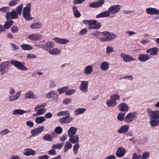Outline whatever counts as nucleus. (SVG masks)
<instances>
[{
  "label": "nucleus",
  "instance_id": "f257e3e1",
  "mask_svg": "<svg viewBox=\"0 0 159 159\" xmlns=\"http://www.w3.org/2000/svg\"><path fill=\"white\" fill-rule=\"evenodd\" d=\"M121 6L120 5H113L110 7L107 11L102 12L96 16L97 18H105L110 16L111 14H115L120 11Z\"/></svg>",
  "mask_w": 159,
  "mask_h": 159
},
{
  "label": "nucleus",
  "instance_id": "f03ea898",
  "mask_svg": "<svg viewBox=\"0 0 159 159\" xmlns=\"http://www.w3.org/2000/svg\"><path fill=\"white\" fill-rule=\"evenodd\" d=\"M31 3H28L24 7L22 12L23 17L27 20H33V17L31 16Z\"/></svg>",
  "mask_w": 159,
  "mask_h": 159
},
{
  "label": "nucleus",
  "instance_id": "7ed1b4c3",
  "mask_svg": "<svg viewBox=\"0 0 159 159\" xmlns=\"http://www.w3.org/2000/svg\"><path fill=\"white\" fill-rule=\"evenodd\" d=\"M46 106V103L36 105L34 109V111L37 112L36 114L39 116L43 115L45 113L46 109L45 108V107Z\"/></svg>",
  "mask_w": 159,
  "mask_h": 159
},
{
  "label": "nucleus",
  "instance_id": "20e7f679",
  "mask_svg": "<svg viewBox=\"0 0 159 159\" xmlns=\"http://www.w3.org/2000/svg\"><path fill=\"white\" fill-rule=\"evenodd\" d=\"M11 63L20 70L26 71L27 70V67L24 66V63L23 62L12 60L11 61Z\"/></svg>",
  "mask_w": 159,
  "mask_h": 159
},
{
  "label": "nucleus",
  "instance_id": "39448f33",
  "mask_svg": "<svg viewBox=\"0 0 159 159\" xmlns=\"http://www.w3.org/2000/svg\"><path fill=\"white\" fill-rule=\"evenodd\" d=\"M147 114L151 119H159V111H153L150 108H148Z\"/></svg>",
  "mask_w": 159,
  "mask_h": 159
},
{
  "label": "nucleus",
  "instance_id": "423d86ee",
  "mask_svg": "<svg viewBox=\"0 0 159 159\" xmlns=\"http://www.w3.org/2000/svg\"><path fill=\"white\" fill-rule=\"evenodd\" d=\"M137 113L136 112H133L128 113L124 118V121L126 123H129L136 119Z\"/></svg>",
  "mask_w": 159,
  "mask_h": 159
},
{
  "label": "nucleus",
  "instance_id": "0eeeda50",
  "mask_svg": "<svg viewBox=\"0 0 159 159\" xmlns=\"http://www.w3.org/2000/svg\"><path fill=\"white\" fill-rule=\"evenodd\" d=\"M120 56L123 61L125 62H129L136 60V59L133 58L131 56L124 52H121Z\"/></svg>",
  "mask_w": 159,
  "mask_h": 159
},
{
  "label": "nucleus",
  "instance_id": "6e6552de",
  "mask_svg": "<svg viewBox=\"0 0 159 159\" xmlns=\"http://www.w3.org/2000/svg\"><path fill=\"white\" fill-rule=\"evenodd\" d=\"M89 82L87 81H82L79 86L80 90L83 93H86L88 91V87Z\"/></svg>",
  "mask_w": 159,
  "mask_h": 159
},
{
  "label": "nucleus",
  "instance_id": "1a4fd4ad",
  "mask_svg": "<svg viewBox=\"0 0 159 159\" xmlns=\"http://www.w3.org/2000/svg\"><path fill=\"white\" fill-rule=\"evenodd\" d=\"M6 19L7 20L17 19L19 17L14 10H12L11 12L6 13Z\"/></svg>",
  "mask_w": 159,
  "mask_h": 159
},
{
  "label": "nucleus",
  "instance_id": "9d476101",
  "mask_svg": "<svg viewBox=\"0 0 159 159\" xmlns=\"http://www.w3.org/2000/svg\"><path fill=\"white\" fill-rule=\"evenodd\" d=\"M44 130V126H40L31 130L32 135L34 137L38 136Z\"/></svg>",
  "mask_w": 159,
  "mask_h": 159
},
{
  "label": "nucleus",
  "instance_id": "9b49d317",
  "mask_svg": "<svg viewBox=\"0 0 159 159\" xmlns=\"http://www.w3.org/2000/svg\"><path fill=\"white\" fill-rule=\"evenodd\" d=\"M9 62L5 61L1 63L0 64V72L1 75L4 74L6 72V70L9 66Z\"/></svg>",
  "mask_w": 159,
  "mask_h": 159
},
{
  "label": "nucleus",
  "instance_id": "f8f14e48",
  "mask_svg": "<svg viewBox=\"0 0 159 159\" xmlns=\"http://www.w3.org/2000/svg\"><path fill=\"white\" fill-rule=\"evenodd\" d=\"M74 118L70 116V114L67 115L65 117L60 118L59 122L61 124H69L72 121Z\"/></svg>",
  "mask_w": 159,
  "mask_h": 159
},
{
  "label": "nucleus",
  "instance_id": "ddd939ff",
  "mask_svg": "<svg viewBox=\"0 0 159 159\" xmlns=\"http://www.w3.org/2000/svg\"><path fill=\"white\" fill-rule=\"evenodd\" d=\"M101 34L106 37L108 41L114 40L116 37V35L113 33L107 31L102 32L101 33Z\"/></svg>",
  "mask_w": 159,
  "mask_h": 159
},
{
  "label": "nucleus",
  "instance_id": "4468645a",
  "mask_svg": "<svg viewBox=\"0 0 159 159\" xmlns=\"http://www.w3.org/2000/svg\"><path fill=\"white\" fill-rule=\"evenodd\" d=\"M126 152V149L120 146L118 148L116 154L117 157L121 158L124 156Z\"/></svg>",
  "mask_w": 159,
  "mask_h": 159
},
{
  "label": "nucleus",
  "instance_id": "2eb2a0df",
  "mask_svg": "<svg viewBox=\"0 0 159 159\" xmlns=\"http://www.w3.org/2000/svg\"><path fill=\"white\" fill-rule=\"evenodd\" d=\"M119 110L121 111L126 112L129 109V106L125 102L120 103L118 107Z\"/></svg>",
  "mask_w": 159,
  "mask_h": 159
},
{
  "label": "nucleus",
  "instance_id": "dca6fc26",
  "mask_svg": "<svg viewBox=\"0 0 159 159\" xmlns=\"http://www.w3.org/2000/svg\"><path fill=\"white\" fill-rule=\"evenodd\" d=\"M151 58L150 56L147 54H140L139 55L138 60L142 62H144L149 60Z\"/></svg>",
  "mask_w": 159,
  "mask_h": 159
},
{
  "label": "nucleus",
  "instance_id": "f3484780",
  "mask_svg": "<svg viewBox=\"0 0 159 159\" xmlns=\"http://www.w3.org/2000/svg\"><path fill=\"white\" fill-rule=\"evenodd\" d=\"M24 97L25 98L28 99H35L38 98L37 96L31 91L26 92L25 94Z\"/></svg>",
  "mask_w": 159,
  "mask_h": 159
},
{
  "label": "nucleus",
  "instance_id": "a211bd4d",
  "mask_svg": "<svg viewBox=\"0 0 159 159\" xmlns=\"http://www.w3.org/2000/svg\"><path fill=\"white\" fill-rule=\"evenodd\" d=\"M159 49L157 47L149 48L146 50V52L149 53L151 56H157L158 55Z\"/></svg>",
  "mask_w": 159,
  "mask_h": 159
},
{
  "label": "nucleus",
  "instance_id": "6ab92c4d",
  "mask_svg": "<svg viewBox=\"0 0 159 159\" xmlns=\"http://www.w3.org/2000/svg\"><path fill=\"white\" fill-rule=\"evenodd\" d=\"M104 2L105 1L104 0H100L91 3L89 6L92 8H98L101 7Z\"/></svg>",
  "mask_w": 159,
  "mask_h": 159
},
{
  "label": "nucleus",
  "instance_id": "aec40b11",
  "mask_svg": "<svg viewBox=\"0 0 159 159\" xmlns=\"http://www.w3.org/2000/svg\"><path fill=\"white\" fill-rule=\"evenodd\" d=\"M53 40L56 43L62 44H65L69 42V41L68 39L58 37H55L53 38Z\"/></svg>",
  "mask_w": 159,
  "mask_h": 159
},
{
  "label": "nucleus",
  "instance_id": "412c9836",
  "mask_svg": "<svg viewBox=\"0 0 159 159\" xmlns=\"http://www.w3.org/2000/svg\"><path fill=\"white\" fill-rule=\"evenodd\" d=\"M146 12L147 14L151 15L159 14V11L155 8L149 7L147 8L146 10Z\"/></svg>",
  "mask_w": 159,
  "mask_h": 159
},
{
  "label": "nucleus",
  "instance_id": "4be33fe9",
  "mask_svg": "<svg viewBox=\"0 0 159 159\" xmlns=\"http://www.w3.org/2000/svg\"><path fill=\"white\" fill-rule=\"evenodd\" d=\"M42 36L38 34H33L28 37V39L33 41H37L42 39Z\"/></svg>",
  "mask_w": 159,
  "mask_h": 159
},
{
  "label": "nucleus",
  "instance_id": "5701e85b",
  "mask_svg": "<svg viewBox=\"0 0 159 159\" xmlns=\"http://www.w3.org/2000/svg\"><path fill=\"white\" fill-rule=\"evenodd\" d=\"M69 141L73 143H78L79 142V136L78 135H75L70 136Z\"/></svg>",
  "mask_w": 159,
  "mask_h": 159
},
{
  "label": "nucleus",
  "instance_id": "b1692460",
  "mask_svg": "<svg viewBox=\"0 0 159 159\" xmlns=\"http://www.w3.org/2000/svg\"><path fill=\"white\" fill-rule=\"evenodd\" d=\"M129 128V126L128 125H123L118 130L117 132L120 134H124L127 132L128 131Z\"/></svg>",
  "mask_w": 159,
  "mask_h": 159
},
{
  "label": "nucleus",
  "instance_id": "393cba45",
  "mask_svg": "<svg viewBox=\"0 0 159 159\" xmlns=\"http://www.w3.org/2000/svg\"><path fill=\"white\" fill-rule=\"evenodd\" d=\"M49 53L52 55H57L61 53V51L57 48H54L50 49Z\"/></svg>",
  "mask_w": 159,
  "mask_h": 159
},
{
  "label": "nucleus",
  "instance_id": "a878e982",
  "mask_svg": "<svg viewBox=\"0 0 159 159\" xmlns=\"http://www.w3.org/2000/svg\"><path fill=\"white\" fill-rule=\"evenodd\" d=\"M93 71V67L91 65H88L84 68V73L85 75H88L91 74Z\"/></svg>",
  "mask_w": 159,
  "mask_h": 159
},
{
  "label": "nucleus",
  "instance_id": "bb28decb",
  "mask_svg": "<svg viewBox=\"0 0 159 159\" xmlns=\"http://www.w3.org/2000/svg\"><path fill=\"white\" fill-rule=\"evenodd\" d=\"M109 64L107 61H103L101 63L100 65L101 69L103 71H107L109 68Z\"/></svg>",
  "mask_w": 159,
  "mask_h": 159
},
{
  "label": "nucleus",
  "instance_id": "cd10ccee",
  "mask_svg": "<svg viewBox=\"0 0 159 159\" xmlns=\"http://www.w3.org/2000/svg\"><path fill=\"white\" fill-rule=\"evenodd\" d=\"M77 130V128L74 127H71L69 129L68 131V136L74 135L76 134Z\"/></svg>",
  "mask_w": 159,
  "mask_h": 159
},
{
  "label": "nucleus",
  "instance_id": "c85d7f7f",
  "mask_svg": "<svg viewBox=\"0 0 159 159\" xmlns=\"http://www.w3.org/2000/svg\"><path fill=\"white\" fill-rule=\"evenodd\" d=\"M72 9L73 14L75 17L78 18L81 16V14L77 10V7L76 6H73L72 7Z\"/></svg>",
  "mask_w": 159,
  "mask_h": 159
},
{
  "label": "nucleus",
  "instance_id": "c756f323",
  "mask_svg": "<svg viewBox=\"0 0 159 159\" xmlns=\"http://www.w3.org/2000/svg\"><path fill=\"white\" fill-rule=\"evenodd\" d=\"M21 92V91H18L15 95L10 96L9 97V101H13L18 99L20 96Z\"/></svg>",
  "mask_w": 159,
  "mask_h": 159
},
{
  "label": "nucleus",
  "instance_id": "7c9ffc66",
  "mask_svg": "<svg viewBox=\"0 0 159 159\" xmlns=\"http://www.w3.org/2000/svg\"><path fill=\"white\" fill-rule=\"evenodd\" d=\"M117 104L116 101L113 100L111 99L108 100L106 102L107 105L110 107H113L116 106Z\"/></svg>",
  "mask_w": 159,
  "mask_h": 159
},
{
  "label": "nucleus",
  "instance_id": "2f4dec72",
  "mask_svg": "<svg viewBox=\"0 0 159 159\" xmlns=\"http://www.w3.org/2000/svg\"><path fill=\"white\" fill-rule=\"evenodd\" d=\"M25 152L23 153L24 155L26 156L34 155L35 154V151L31 148H27L25 150Z\"/></svg>",
  "mask_w": 159,
  "mask_h": 159
},
{
  "label": "nucleus",
  "instance_id": "473e14b6",
  "mask_svg": "<svg viewBox=\"0 0 159 159\" xmlns=\"http://www.w3.org/2000/svg\"><path fill=\"white\" fill-rule=\"evenodd\" d=\"M42 26V23L40 22H37L32 24L30 28L32 29H37L40 28Z\"/></svg>",
  "mask_w": 159,
  "mask_h": 159
},
{
  "label": "nucleus",
  "instance_id": "72a5a7b5",
  "mask_svg": "<svg viewBox=\"0 0 159 159\" xmlns=\"http://www.w3.org/2000/svg\"><path fill=\"white\" fill-rule=\"evenodd\" d=\"M57 94V93L54 90H52L47 93L46 95V97L48 99L53 98L54 96Z\"/></svg>",
  "mask_w": 159,
  "mask_h": 159
},
{
  "label": "nucleus",
  "instance_id": "f704fd0d",
  "mask_svg": "<svg viewBox=\"0 0 159 159\" xmlns=\"http://www.w3.org/2000/svg\"><path fill=\"white\" fill-rule=\"evenodd\" d=\"M86 109L85 108H78L76 109L74 111V114L75 115H78L83 114L85 112Z\"/></svg>",
  "mask_w": 159,
  "mask_h": 159
},
{
  "label": "nucleus",
  "instance_id": "c9c22d12",
  "mask_svg": "<svg viewBox=\"0 0 159 159\" xmlns=\"http://www.w3.org/2000/svg\"><path fill=\"white\" fill-rule=\"evenodd\" d=\"M23 7V4H20L17 6L14 10L17 15H20L22 13V10Z\"/></svg>",
  "mask_w": 159,
  "mask_h": 159
},
{
  "label": "nucleus",
  "instance_id": "e433bc0d",
  "mask_svg": "<svg viewBox=\"0 0 159 159\" xmlns=\"http://www.w3.org/2000/svg\"><path fill=\"white\" fill-rule=\"evenodd\" d=\"M72 147V144L70 142H66L64 146V152L65 153H66L68 151V149H70Z\"/></svg>",
  "mask_w": 159,
  "mask_h": 159
},
{
  "label": "nucleus",
  "instance_id": "4c0bfd02",
  "mask_svg": "<svg viewBox=\"0 0 159 159\" xmlns=\"http://www.w3.org/2000/svg\"><path fill=\"white\" fill-rule=\"evenodd\" d=\"M46 119L45 117L41 116L36 118L35 119L36 122L38 124H40L45 121Z\"/></svg>",
  "mask_w": 159,
  "mask_h": 159
},
{
  "label": "nucleus",
  "instance_id": "58836bf2",
  "mask_svg": "<svg viewBox=\"0 0 159 159\" xmlns=\"http://www.w3.org/2000/svg\"><path fill=\"white\" fill-rule=\"evenodd\" d=\"M9 20L7 21L4 24L3 27L4 28V29H8L11 26L13 23V21Z\"/></svg>",
  "mask_w": 159,
  "mask_h": 159
},
{
  "label": "nucleus",
  "instance_id": "ea45409f",
  "mask_svg": "<svg viewBox=\"0 0 159 159\" xmlns=\"http://www.w3.org/2000/svg\"><path fill=\"white\" fill-rule=\"evenodd\" d=\"M12 114L14 116L23 114V110L21 109H16L13 110Z\"/></svg>",
  "mask_w": 159,
  "mask_h": 159
},
{
  "label": "nucleus",
  "instance_id": "a19ab883",
  "mask_svg": "<svg viewBox=\"0 0 159 159\" xmlns=\"http://www.w3.org/2000/svg\"><path fill=\"white\" fill-rule=\"evenodd\" d=\"M21 48L24 50H30L33 49V47L31 45L26 44L22 45Z\"/></svg>",
  "mask_w": 159,
  "mask_h": 159
},
{
  "label": "nucleus",
  "instance_id": "79ce46f5",
  "mask_svg": "<svg viewBox=\"0 0 159 159\" xmlns=\"http://www.w3.org/2000/svg\"><path fill=\"white\" fill-rule=\"evenodd\" d=\"M101 26L100 23L98 22L95 25H91L89 27L88 29L89 30H96L99 29Z\"/></svg>",
  "mask_w": 159,
  "mask_h": 159
},
{
  "label": "nucleus",
  "instance_id": "37998d69",
  "mask_svg": "<svg viewBox=\"0 0 159 159\" xmlns=\"http://www.w3.org/2000/svg\"><path fill=\"white\" fill-rule=\"evenodd\" d=\"M150 124L152 127L157 126L159 124V120H155V119H151L150 118Z\"/></svg>",
  "mask_w": 159,
  "mask_h": 159
},
{
  "label": "nucleus",
  "instance_id": "c03bdc74",
  "mask_svg": "<svg viewBox=\"0 0 159 159\" xmlns=\"http://www.w3.org/2000/svg\"><path fill=\"white\" fill-rule=\"evenodd\" d=\"M44 45L45 46V49L46 47L50 49L51 48H53L54 47L55 44L52 41H48Z\"/></svg>",
  "mask_w": 159,
  "mask_h": 159
},
{
  "label": "nucleus",
  "instance_id": "a18cd8bd",
  "mask_svg": "<svg viewBox=\"0 0 159 159\" xmlns=\"http://www.w3.org/2000/svg\"><path fill=\"white\" fill-rule=\"evenodd\" d=\"M64 144L63 142H62L59 143H57L53 145L52 146V148L53 149H61L63 147Z\"/></svg>",
  "mask_w": 159,
  "mask_h": 159
},
{
  "label": "nucleus",
  "instance_id": "49530a36",
  "mask_svg": "<svg viewBox=\"0 0 159 159\" xmlns=\"http://www.w3.org/2000/svg\"><path fill=\"white\" fill-rule=\"evenodd\" d=\"M80 145L78 143L74 145L73 147V152L75 155H76L77 154Z\"/></svg>",
  "mask_w": 159,
  "mask_h": 159
},
{
  "label": "nucleus",
  "instance_id": "de8ad7c7",
  "mask_svg": "<svg viewBox=\"0 0 159 159\" xmlns=\"http://www.w3.org/2000/svg\"><path fill=\"white\" fill-rule=\"evenodd\" d=\"M68 89L69 88L68 86H65L58 89L57 91L59 94H61L64 93L66 90Z\"/></svg>",
  "mask_w": 159,
  "mask_h": 159
},
{
  "label": "nucleus",
  "instance_id": "09e8293b",
  "mask_svg": "<svg viewBox=\"0 0 159 159\" xmlns=\"http://www.w3.org/2000/svg\"><path fill=\"white\" fill-rule=\"evenodd\" d=\"M125 115V113L121 112L118 114L117 118L119 121H123V120H124V116Z\"/></svg>",
  "mask_w": 159,
  "mask_h": 159
},
{
  "label": "nucleus",
  "instance_id": "8fccbe9b",
  "mask_svg": "<svg viewBox=\"0 0 159 159\" xmlns=\"http://www.w3.org/2000/svg\"><path fill=\"white\" fill-rule=\"evenodd\" d=\"M43 139L47 141H51L53 139V138L51 135L47 134L43 137Z\"/></svg>",
  "mask_w": 159,
  "mask_h": 159
},
{
  "label": "nucleus",
  "instance_id": "3c124183",
  "mask_svg": "<svg viewBox=\"0 0 159 159\" xmlns=\"http://www.w3.org/2000/svg\"><path fill=\"white\" fill-rule=\"evenodd\" d=\"M70 114L69 111H60L57 114V116H66Z\"/></svg>",
  "mask_w": 159,
  "mask_h": 159
},
{
  "label": "nucleus",
  "instance_id": "603ef678",
  "mask_svg": "<svg viewBox=\"0 0 159 159\" xmlns=\"http://www.w3.org/2000/svg\"><path fill=\"white\" fill-rule=\"evenodd\" d=\"M76 92V90L75 89H71L66 91L65 93V95H71L74 94Z\"/></svg>",
  "mask_w": 159,
  "mask_h": 159
},
{
  "label": "nucleus",
  "instance_id": "864d4df0",
  "mask_svg": "<svg viewBox=\"0 0 159 159\" xmlns=\"http://www.w3.org/2000/svg\"><path fill=\"white\" fill-rule=\"evenodd\" d=\"M10 132V130L7 129H5L1 131H0V135L2 136H4L8 133Z\"/></svg>",
  "mask_w": 159,
  "mask_h": 159
},
{
  "label": "nucleus",
  "instance_id": "5fc2aeb1",
  "mask_svg": "<svg viewBox=\"0 0 159 159\" xmlns=\"http://www.w3.org/2000/svg\"><path fill=\"white\" fill-rule=\"evenodd\" d=\"M17 0H12L8 3V5L11 7H14L18 4Z\"/></svg>",
  "mask_w": 159,
  "mask_h": 159
},
{
  "label": "nucleus",
  "instance_id": "6e6d98bb",
  "mask_svg": "<svg viewBox=\"0 0 159 159\" xmlns=\"http://www.w3.org/2000/svg\"><path fill=\"white\" fill-rule=\"evenodd\" d=\"M55 133L58 134H61L62 132V129L60 126L56 127L55 129Z\"/></svg>",
  "mask_w": 159,
  "mask_h": 159
},
{
  "label": "nucleus",
  "instance_id": "4d7b16f0",
  "mask_svg": "<svg viewBox=\"0 0 159 159\" xmlns=\"http://www.w3.org/2000/svg\"><path fill=\"white\" fill-rule=\"evenodd\" d=\"M10 10V8L8 7H4L0 8V11L3 13L7 12Z\"/></svg>",
  "mask_w": 159,
  "mask_h": 159
},
{
  "label": "nucleus",
  "instance_id": "13d9d810",
  "mask_svg": "<svg viewBox=\"0 0 159 159\" xmlns=\"http://www.w3.org/2000/svg\"><path fill=\"white\" fill-rule=\"evenodd\" d=\"M111 99L113 100L116 101L120 99V96L118 94L112 95L110 97Z\"/></svg>",
  "mask_w": 159,
  "mask_h": 159
},
{
  "label": "nucleus",
  "instance_id": "bf43d9fd",
  "mask_svg": "<svg viewBox=\"0 0 159 159\" xmlns=\"http://www.w3.org/2000/svg\"><path fill=\"white\" fill-rule=\"evenodd\" d=\"M149 157V153L148 152H146L143 153L141 156L143 159H147Z\"/></svg>",
  "mask_w": 159,
  "mask_h": 159
},
{
  "label": "nucleus",
  "instance_id": "052dcab7",
  "mask_svg": "<svg viewBox=\"0 0 159 159\" xmlns=\"http://www.w3.org/2000/svg\"><path fill=\"white\" fill-rule=\"evenodd\" d=\"M113 52V48L110 46H108L106 48V53L107 54H109L111 52Z\"/></svg>",
  "mask_w": 159,
  "mask_h": 159
},
{
  "label": "nucleus",
  "instance_id": "680f3d73",
  "mask_svg": "<svg viewBox=\"0 0 159 159\" xmlns=\"http://www.w3.org/2000/svg\"><path fill=\"white\" fill-rule=\"evenodd\" d=\"M11 31L13 33H16L19 31L18 27L16 26H13L11 28Z\"/></svg>",
  "mask_w": 159,
  "mask_h": 159
},
{
  "label": "nucleus",
  "instance_id": "e2e57ef3",
  "mask_svg": "<svg viewBox=\"0 0 159 159\" xmlns=\"http://www.w3.org/2000/svg\"><path fill=\"white\" fill-rule=\"evenodd\" d=\"M9 94L10 95H12L15 93V89L12 87H10L8 88Z\"/></svg>",
  "mask_w": 159,
  "mask_h": 159
},
{
  "label": "nucleus",
  "instance_id": "0e129e2a",
  "mask_svg": "<svg viewBox=\"0 0 159 159\" xmlns=\"http://www.w3.org/2000/svg\"><path fill=\"white\" fill-rule=\"evenodd\" d=\"M56 84L54 81L53 80H50L49 84V87L50 88H53L56 87Z\"/></svg>",
  "mask_w": 159,
  "mask_h": 159
},
{
  "label": "nucleus",
  "instance_id": "69168bd1",
  "mask_svg": "<svg viewBox=\"0 0 159 159\" xmlns=\"http://www.w3.org/2000/svg\"><path fill=\"white\" fill-rule=\"evenodd\" d=\"M132 159H141V156L140 155H137V153H135L133 154Z\"/></svg>",
  "mask_w": 159,
  "mask_h": 159
},
{
  "label": "nucleus",
  "instance_id": "338daca9",
  "mask_svg": "<svg viewBox=\"0 0 159 159\" xmlns=\"http://www.w3.org/2000/svg\"><path fill=\"white\" fill-rule=\"evenodd\" d=\"M86 0H74L73 2V3L75 5L80 4L82 3Z\"/></svg>",
  "mask_w": 159,
  "mask_h": 159
},
{
  "label": "nucleus",
  "instance_id": "774afa93",
  "mask_svg": "<svg viewBox=\"0 0 159 159\" xmlns=\"http://www.w3.org/2000/svg\"><path fill=\"white\" fill-rule=\"evenodd\" d=\"M36 55L32 54H28L26 56V58L27 59H30L31 58H36Z\"/></svg>",
  "mask_w": 159,
  "mask_h": 159
}]
</instances>
